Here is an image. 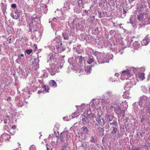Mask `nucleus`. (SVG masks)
I'll use <instances>...</instances> for the list:
<instances>
[{
	"label": "nucleus",
	"mask_w": 150,
	"mask_h": 150,
	"mask_svg": "<svg viewBox=\"0 0 150 150\" xmlns=\"http://www.w3.org/2000/svg\"><path fill=\"white\" fill-rule=\"evenodd\" d=\"M143 14H144L142 13H139V14L137 15V19L140 21L142 20L143 18Z\"/></svg>",
	"instance_id": "72a5a7b5"
},
{
	"label": "nucleus",
	"mask_w": 150,
	"mask_h": 150,
	"mask_svg": "<svg viewBox=\"0 0 150 150\" xmlns=\"http://www.w3.org/2000/svg\"><path fill=\"white\" fill-rule=\"evenodd\" d=\"M137 10L138 11H140V13H141L144 14L147 13L146 6L142 3H138L137 4Z\"/></svg>",
	"instance_id": "39448f33"
},
{
	"label": "nucleus",
	"mask_w": 150,
	"mask_h": 150,
	"mask_svg": "<svg viewBox=\"0 0 150 150\" xmlns=\"http://www.w3.org/2000/svg\"><path fill=\"white\" fill-rule=\"evenodd\" d=\"M131 71L129 69H128L126 70L122 71L120 76L121 79L123 80L127 79L128 77L130 76Z\"/></svg>",
	"instance_id": "423d86ee"
},
{
	"label": "nucleus",
	"mask_w": 150,
	"mask_h": 150,
	"mask_svg": "<svg viewBox=\"0 0 150 150\" xmlns=\"http://www.w3.org/2000/svg\"><path fill=\"white\" fill-rule=\"evenodd\" d=\"M150 39V37L147 35L141 42V44L142 45H146L149 43Z\"/></svg>",
	"instance_id": "4468645a"
},
{
	"label": "nucleus",
	"mask_w": 150,
	"mask_h": 150,
	"mask_svg": "<svg viewBox=\"0 0 150 150\" xmlns=\"http://www.w3.org/2000/svg\"><path fill=\"white\" fill-rule=\"evenodd\" d=\"M88 13V11L83 10L82 12V14L83 16H85L87 15Z\"/></svg>",
	"instance_id": "49530a36"
},
{
	"label": "nucleus",
	"mask_w": 150,
	"mask_h": 150,
	"mask_svg": "<svg viewBox=\"0 0 150 150\" xmlns=\"http://www.w3.org/2000/svg\"><path fill=\"white\" fill-rule=\"evenodd\" d=\"M117 132H112L110 134V137L111 139H114L116 137Z\"/></svg>",
	"instance_id": "7c9ffc66"
},
{
	"label": "nucleus",
	"mask_w": 150,
	"mask_h": 150,
	"mask_svg": "<svg viewBox=\"0 0 150 150\" xmlns=\"http://www.w3.org/2000/svg\"><path fill=\"white\" fill-rule=\"evenodd\" d=\"M11 128H12V129L9 130V131H10L9 132H10V134L11 135H13L14 134V133H15V132H14L13 131V133H12L11 132H12V131H13L14 129H16V126L15 125H13V126H12Z\"/></svg>",
	"instance_id": "f704fd0d"
},
{
	"label": "nucleus",
	"mask_w": 150,
	"mask_h": 150,
	"mask_svg": "<svg viewBox=\"0 0 150 150\" xmlns=\"http://www.w3.org/2000/svg\"><path fill=\"white\" fill-rule=\"evenodd\" d=\"M83 8H81L78 6H76L74 8V10L75 12L76 13H79L81 12V9Z\"/></svg>",
	"instance_id": "c85d7f7f"
},
{
	"label": "nucleus",
	"mask_w": 150,
	"mask_h": 150,
	"mask_svg": "<svg viewBox=\"0 0 150 150\" xmlns=\"http://www.w3.org/2000/svg\"><path fill=\"white\" fill-rule=\"evenodd\" d=\"M144 120H145V119L143 117H142L141 119V122H144Z\"/></svg>",
	"instance_id": "338daca9"
},
{
	"label": "nucleus",
	"mask_w": 150,
	"mask_h": 150,
	"mask_svg": "<svg viewBox=\"0 0 150 150\" xmlns=\"http://www.w3.org/2000/svg\"><path fill=\"white\" fill-rule=\"evenodd\" d=\"M136 83V82L134 80L133 78L130 80H128L127 83L125 84L124 88H131L133 85H135Z\"/></svg>",
	"instance_id": "0eeeda50"
},
{
	"label": "nucleus",
	"mask_w": 150,
	"mask_h": 150,
	"mask_svg": "<svg viewBox=\"0 0 150 150\" xmlns=\"http://www.w3.org/2000/svg\"><path fill=\"white\" fill-rule=\"evenodd\" d=\"M92 66V65H89L85 69V71L87 74H89L91 73V68Z\"/></svg>",
	"instance_id": "412c9836"
},
{
	"label": "nucleus",
	"mask_w": 150,
	"mask_h": 150,
	"mask_svg": "<svg viewBox=\"0 0 150 150\" xmlns=\"http://www.w3.org/2000/svg\"><path fill=\"white\" fill-rule=\"evenodd\" d=\"M142 90L143 92L146 93L148 91V89L144 86H142L141 87Z\"/></svg>",
	"instance_id": "c9c22d12"
},
{
	"label": "nucleus",
	"mask_w": 150,
	"mask_h": 150,
	"mask_svg": "<svg viewBox=\"0 0 150 150\" xmlns=\"http://www.w3.org/2000/svg\"><path fill=\"white\" fill-rule=\"evenodd\" d=\"M120 97L119 96H112V97L109 99L105 98V101L108 103H110L111 102L113 104H115L117 103L120 99Z\"/></svg>",
	"instance_id": "20e7f679"
},
{
	"label": "nucleus",
	"mask_w": 150,
	"mask_h": 150,
	"mask_svg": "<svg viewBox=\"0 0 150 150\" xmlns=\"http://www.w3.org/2000/svg\"><path fill=\"white\" fill-rule=\"evenodd\" d=\"M79 115V114L78 112H75L74 113H73L71 116L69 117V119L67 117H65L63 118V119L66 121H68L70 120V119L74 118L75 117H77Z\"/></svg>",
	"instance_id": "ddd939ff"
},
{
	"label": "nucleus",
	"mask_w": 150,
	"mask_h": 150,
	"mask_svg": "<svg viewBox=\"0 0 150 150\" xmlns=\"http://www.w3.org/2000/svg\"><path fill=\"white\" fill-rule=\"evenodd\" d=\"M110 125H112L111 128L112 129V131L117 132L118 131V125L117 122L115 120H113L112 122H110Z\"/></svg>",
	"instance_id": "9d476101"
},
{
	"label": "nucleus",
	"mask_w": 150,
	"mask_h": 150,
	"mask_svg": "<svg viewBox=\"0 0 150 150\" xmlns=\"http://www.w3.org/2000/svg\"><path fill=\"white\" fill-rule=\"evenodd\" d=\"M133 109L134 110V111L135 112H137V111L140 109V107L139 106V104H138L137 103H134L133 104Z\"/></svg>",
	"instance_id": "dca6fc26"
},
{
	"label": "nucleus",
	"mask_w": 150,
	"mask_h": 150,
	"mask_svg": "<svg viewBox=\"0 0 150 150\" xmlns=\"http://www.w3.org/2000/svg\"><path fill=\"white\" fill-rule=\"evenodd\" d=\"M48 61L47 63L49 64L50 65L51 68H47V69H49V72L52 75H53L55 74L57 72H59L58 67L56 65V62L55 60L54 59L53 56L52 54H50L48 56Z\"/></svg>",
	"instance_id": "f257e3e1"
},
{
	"label": "nucleus",
	"mask_w": 150,
	"mask_h": 150,
	"mask_svg": "<svg viewBox=\"0 0 150 150\" xmlns=\"http://www.w3.org/2000/svg\"><path fill=\"white\" fill-rule=\"evenodd\" d=\"M95 60L94 58L92 56H90L88 58L87 63L89 64H91L92 62H94Z\"/></svg>",
	"instance_id": "393cba45"
},
{
	"label": "nucleus",
	"mask_w": 150,
	"mask_h": 150,
	"mask_svg": "<svg viewBox=\"0 0 150 150\" xmlns=\"http://www.w3.org/2000/svg\"><path fill=\"white\" fill-rule=\"evenodd\" d=\"M69 136V134L67 132H64L61 133L60 136V139L61 141H63L67 139Z\"/></svg>",
	"instance_id": "9b49d317"
},
{
	"label": "nucleus",
	"mask_w": 150,
	"mask_h": 150,
	"mask_svg": "<svg viewBox=\"0 0 150 150\" xmlns=\"http://www.w3.org/2000/svg\"><path fill=\"white\" fill-rule=\"evenodd\" d=\"M49 85L50 86H51L54 88H55L57 86V84L56 82L54 80H51L49 82Z\"/></svg>",
	"instance_id": "4be33fe9"
},
{
	"label": "nucleus",
	"mask_w": 150,
	"mask_h": 150,
	"mask_svg": "<svg viewBox=\"0 0 150 150\" xmlns=\"http://www.w3.org/2000/svg\"><path fill=\"white\" fill-rule=\"evenodd\" d=\"M141 46L140 42L135 41L133 44V47L134 49L137 50Z\"/></svg>",
	"instance_id": "6ab92c4d"
},
{
	"label": "nucleus",
	"mask_w": 150,
	"mask_h": 150,
	"mask_svg": "<svg viewBox=\"0 0 150 150\" xmlns=\"http://www.w3.org/2000/svg\"><path fill=\"white\" fill-rule=\"evenodd\" d=\"M104 130L101 127L99 128V132L98 133L100 135L103 136L104 134Z\"/></svg>",
	"instance_id": "58836bf2"
},
{
	"label": "nucleus",
	"mask_w": 150,
	"mask_h": 150,
	"mask_svg": "<svg viewBox=\"0 0 150 150\" xmlns=\"http://www.w3.org/2000/svg\"><path fill=\"white\" fill-rule=\"evenodd\" d=\"M97 122V125L98 126L102 127L105 124L104 120L100 116L96 117Z\"/></svg>",
	"instance_id": "1a4fd4ad"
},
{
	"label": "nucleus",
	"mask_w": 150,
	"mask_h": 150,
	"mask_svg": "<svg viewBox=\"0 0 150 150\" xmlns=\"http://www.w3.org/2000/svg\"><path fill=\"white\" fill-rule=\"evenodd\" d=\"M98 45H101L100 46H98L99 48H102L103 47V44H102V43L101 42H99V43L98 44Z\"/></svg>",
	"instance_id": "603ef678"
},
{
	"label": "nucleus",
	"mask_w": 150,
	"mask_h": 150,
	"mask_svg": "<svg viewBox=\"0 0 150 150\" xmlns=\"http://www.w3.org/2000/svg\"><path fill=\"white\" fill-rule=\"evenodd\" d=\"M67 144H65L62 147L64 148L65 149L67 147Z\"/></svg>",
	"instance_id": "052dcab7"
},
{
	"label": "nucleus",
	"mask_w": 150,
	"mask_h": 150,
	"mask_svg": "<svg viewBox=\"0 0 150 150\" xmlns=\"http://www.w3.org/2000/svg\"><path fill=\"white\" fill-rule=\"evenodd\" d=\"M149 99V98L145 96H143L140 98L139 106L141 109L139 112L140 114H142L144 112V107H148L150 105Z\"/></svg>",
	"instance_id": "f03ea898"
},
{
	"label": "nucleus",
	"mask_w": 150,
	"mask_h": 150,
	"mask_svg": "<svg viewBox=\"0 0 150 150\" xmlns=\"http://www.w3.org/2000/svg\"><path fill=\"white\" fill-rule=\"evenodd\" d=\"M42 87L44 89V91L47 92H49V87L48 86H46V85H43L42 86Z\"/></svg>",
	"instance_id": "4c0bfd02"
},
{
	"label": "nucleus",
	"mask_w": 150,
	"mask_h": 150,
	"mask_svg": "<svg viewBox=\"0 0 150 150\" xmlns=\"http://www.w3.org/2000/svg\"><path fill=\"white\" fill-rule=\"evenodd\" d=\"M1 4L2 5V9L3 12L6 11V8L7 5L6 4H4L3 3H1Z\"/></svg>",
	"instance_id": "79ce46f5"
},
{
	"label": "nucleus",
	"mask_w": 150,
	"mask_h": 150,
	"mask_svg": "<svg viewBox=\"0 0 150 150\" xmlns=\"http://www.w3.org/2000/svg\"><path fill=\"white\" fill-rule=\"evenodd\" d=\"M30 150H36L35 146L33 145H31L29 148Z\"/></svg>",
	"instance_id": "de8ad7c7"
},
{
	"label": "nucleus",
	"mask_w": 150,
	"mask_h": 150,
	"mask_svg": "<svg viewBox=\"0 0 150 150\" xmlns=\"http://www.w3.org/2000/svg\"><path fill=\"white\" fill-rule=\"evenodd\" d=\"M67 17V16L65 15L64 13L63 14L62 13V16L59 17H57V18H58V20L59 21V20H64Z\"/></svg>",
	"instance_id": "5701e85b"
},
{
	"label": "nucleus",
	"mask_w": 150,
	"mask_h": 150,
	"mask_svg": "<svg viewBox=\"0 0 150 150\" xmlns=\"http://www.w3.org/2000/svg\"><path fill=\"white\" fill-rule=\"evenodd\" d=\"M69 34L67 32L62 33V36L64 40H68Z\"/></svg>",
	"instance_id": "bb28decb"
},
{
	"label": "nucleus",
	"mask_w": 150,
	"mask_h": 150,
	"mask_svg": "<svg viewBox=\"0 0 150 150\" xmlns=\"http://www.w3.org/2000/svg\"><path fill=\"white\" fill-rule=\"evenodd\" d=\"M138 76L141 80H143L145 79L144 74L143 73L139 72Z\"/></svg>",
	"instance_id": "cd10ccee"
},
{
	"label": "nucleus",
	"mask_w": 150,
	"mask_h": 150,
	"mask_svg": "<svg viewBox=\"0 0 150 150\" xmlns=\"http://www.w3.org/2000/svg\"><path fill=\"white\" fill-rule=\"evenodd\" d=\"M52 22H55L56 21H58V18L57 19L55 18V17H54L52 19Z\"/></svg>",
	"instance_id": "5fc2aeb1"
},
{
	"label": "nucleus",
	"mask_w": 150,
	"mask_h": 150,
	"mask_svg": "<svg viewBox=\"0 0 150 150\" xmlns=\"http://www.w3.org/2000/svg\"><path fill=\"white\" fill-rule=\"evenodd\" d=\"M121 134H118V136L117 137V139H118V137L120 138L121 136Z\"/></svg>",
	"instance_id": "0e129e2a"
},
{
	"label": "nucleus",
	"mask_w": 150,
	"mask_h": 150,
	"mask_svg": "<svg viewBox=\"0 0 150 150\" xmlns=\"http://www.w3.org/2000/svg\"><path fill=\"white\" fill-rule=\"evenodd\" d=\"M24 57V54H21L20 55H18V59L19 60H23V59L22 57Z\"/></svg>",
	"instance_id": "09e8293b"
},
{
	"label": "nucleus",
	"mask_w": 150,
	"mask_h": 150,
	"mask_svg": "<svg viewBox=\"0 0 150 150\" xmlns=\"http://www.w3.org/2000/svg\"><path fill=\"white\" fill-rule=\"evenodd\" d=\"M105 94L106 95L110 96V98L112 97V96L113 95H112V92L111 91H107L105 93Z\"/></svg>",
	"instance_id": "37998d69"
},
{
	"label": "nucleus",
	"mask_w": 150,
	"mask_h": 150,
	"mask_svg": "<svg viewBox=\"0 0 150 150\" xmlns=\"http://www.w3.org/2000/svg\"><path fill=\"white\" fill-rule=\"evenodd\" d=\"M113 117L111 115H106L105 116V120L109 122L110 123V122H112L113 120Z\"/></svg>",
	"instance_id": "aec40b11"
},
{
	"label": "nucleus",
	"mask_w": 150,
	"mask_h": 150,
	"mask_svg": "<svg viewBox=\"0 0 150 150\" xmlns=\"http://www.w3.org/2000/svg\"><path fill=\"white\" fill-rule=\"evenodd\" d=\"M19 13L18 11L17 10L11 14V16L12 18L14 19H17L19 17Z\"/></svg>",
	"instance_id": "f3484780"
},
{
	"label": "nucleus",
	"mask_w": 150,
	"mask_h": 150,
	"mask_svg": "<svg viewBox=\"0 0 150 150\" xmlns=\"http://www.w3.org/2000/svg\"><path fill=\"white\" fill-rule=\"evenodd\" d=\"M90 141L91 143H96L97 142L96 139L94 138L93 136L91 137V139Z\"/></svg>",
	"instance_id": "e433bc0d"
},
{
	"label": "nucleus",
	"mask_w": 150,
	"mask_h": 150,
	"mask_svg": "<svg viewBox=\"0 0 150 150\" xmlns=\"http://www.w3.org/2000/svg\"><path fill=\"white\" fill-rule=\"evenodd\" d=\"M17 5L15 4H13L11 5V7L13 8H15L16 7Z\"/></svg>",
	"instance_id": "864d4df0"
},
{
	"label": "nucleus",
	"mask_w": 150,
	"mask_h": 150,
	"mask_svg": "<svg viewBox=\"0 0 150 150\" xmlns=\"http://www.w3.org/2000/svg\"><path fill=\"white\" fill-rule=\"evenodd\" d=\"M93 54L94 55L97 56V59L98 64L109 62V58L105 54L100 52L99 53L97 51L93 52Z\"/></svg>",
	"instance_id": "7ed1b4c3"
},
{
	"label": "nucleus",
	"mask_w": 150,
	"mask_h": 150,
	"mask_svg": "<svg viewBox=\"0 0 150 150\" xmlns=\"http://www.w3.org/2000/svg\"><path fill=\"white\" fill-rule=\"evenodd\" d=\"M132 150H140V149L138 148H137L136 147L133 148L132 149Z\"/></svg>",
	"instance_id": "bf43d9fd"
},
{
	"label": "nucleus",
	"mask_w": 150,
	"mask_h": 150,
	"mask_svg": "<svg viewBox=\"0 0 150 150\" xmlns=\"http://www.w3.org/2000/svg\"><path fill=\"white\" fill-rule=\"evenodd\" d=\"M4 141L3 134L0 136V143L3 142Z\"/></svg>",
	"instance_id": "3c124183"
},
{
	"label": "nucleus",
	"mask_w": 150,
	"mask_h": 150,
	"mask_svg": "<svg viewBox=\"0 0 150 150\" xmlns=\"http://www.w3.org/2000/svg\"><path fill=\"white\" fill-rule=\"evenodd\" d=\"M106 140V137H104L102 139V142H105Z\"/></svg>",
	"instance_id": "6e6d98bb"
},
{
	"label": "nucleus",
	"mask_w": 150,
	"mask_h": 150,
	"mask_svg": "<svg viewBox=\"0 0 150 150\" xmlns=\"http://www.w3.org/2000/svg\"><path fill=\"white\" fill-rule=\"evenodd\" d=\"M39 59L38 58L35 59L34 61L32 62V66L33 68L35 71H36L39 69Z\"/></svg>",
	"instance_id": "6e6552de"
},
{
	"label": "nucleus",
	"mask_w": 150,
	"mask_h": 150,
	"mask_svg": "<svg viewBox=\"0 0 150 150\" xmlns=\"http://www.w3.org/2000/svg\"><path fill=\"white\" fill-rule=\"evenodd\" d=\"M76 59L77 61H78L80 63H81L83 61L82 57L81 56H77L76 57Z\"/></svg>",
	"instance_id": "473e14b6"
},
{
	"label": "nucleus",
	"mask_w": 150,
	"mask_h": 150,
	"mask_svg": "<svg viewBox=\"0 0 150 150\" xmlns=\"http://www.w3.org/2000/svg\"><path fill=\"white\" fill-rule=\"evenodd\" d=\"M33 51L32 50H26L27 53L28 54H30Z\"/></svg>",
	"instance_id": "8fccbe9b"
},
{
	"label": "nucleus",
	"mask_w": 150,
	"mask_h": 150,
	"mask_svg": "<svg viewBox=\"0 0 150 150\" xmlns=\"http://www.w3.org/2000/svg\"><path fill=\"white\" fill-rule=\"evenodd\" d=\"M78 21V19L77 17H76L73 19V21L71 23L72 25L73 26V29H74L75 27V26L76 24V22H77Z\"/></svg>",
	"instance_id": "c756f323"
},
{
	"label": "nucleus",
	"mask_w": 150,
	"mask_h": 150,
	"mask_svg": "<svg viewBox=\"0 0 150 150\" xmlns=\"http://www.w3.org/2000/svg\"><path fill=\"white\" fill-rule=\"evenodd\" d=\"M69 9H67V8H66L65 7H63L61 9V13H62L63 14V13H66Z\"/></svg>",
	"instance_id": "ea45409f"
},
{
	"label": "nucleus",
	"mask_w": 150,
	"mask_h": 150,
	"mask_svg": "<svg viewBox=\"0 0 150 150\" xmlns=\"http://www.w3.org/2000/svg\"><path fill=\"white\" fill-rule=\"evenodd\" d=\"M43 92V91H42L41 90H39L38 91V93L39 94H40L42 93V92Z\"/></svg>",
	"instance_id": "680f3d73"
},
{
	"label": "nucleus",
	"mask_w": 150,
	"mask_h": 150,
	"mask_svg": "<svg viewBox=\"0 0 150 150\" xmlns=\"http://www.w3.org/2000/svg\"><path fill=\"white\" fill-rule=\"evenodd\" d=\"M94 117L96 118V117L95 116V115L94 114H93L91 115V117L92 118H93Z\"/></svg>",
	"instance_id": "69168bd1"
},
{
	"label": "nucleus",
	"mask_w": 150,
	"mask_h": 150,
	"mask_svg": "<svg viewBox=\"0 0 150 150\" xmlns=\"http://www.w3.org/2000/svg\"><path fill=\"white\" fill-rule=\"evenodd\" d=\"M3 135L4 141L9 140L11 138L10 136L8 134L4 133L3 134Z\"/></svg>",
	"instance_id": "b1692460"
},
{
	"label": "nucleus",
	"mask_w": 150,
	"mask_h": 150,
	"mask_svg": "<svg viewBox=\"0 0 150 150\" xmlns=\"http://www.w3.org/2000/svg\"><path fill=\"white\" fill-rule=\"evenodd\" d=\"M129 70H131V73H132V71L135 74H136L138 72H139V71L143 70H145L143 68H141L140 69L139 68H135L134 67H132L131 68L129 69Z\"/></svg>",
	"instance_id": "a211bd4d"
},
{
	"label": "nucleus",
	"mask_w": 150,
	"mask_h": 150,
	"mask_svg": "<svg viewBox=\"0 0 150 150\" xmlns=\"http://www.w3.org/2000/svg\"><path fill=\"white\" fill-rule=\"evenodd\" d=\"M4 122L5 124H7L8 122V120L6 119H5L4 120Z\"/></svg>",
	"instance_id": "774afa93"
},
{
	"label": "nucleus",
	"mask_w": 150,
	"mask_h": 150,
	"mask_svg": "<svg viewBox=\"0 0 150 150\" xmlns=\"http://www.w3.org/2000/svg\"><path fill=\"white\" fill-rule=\"evenodd\" d=\"M64 7H65L66 8H67V9H70V4L68 2H66L64 3Z\"/></svg>",
	"instance_id": "c03bdc74"
},
{
	"label": "nucleus",
	"mask_w": 150,
	"mask_h": 150,
	"mask_svg": "<svg viewBox=\"0 0 150 150\" xmlns=\"http://www.w3.org/2000/svg\"><path fill=\"white\" fill-rule=\"evenodd\" d=\"M82 146L84 148L86 147L87 145L85 143H83L82 144Z\"/></svg>",
	"instance_id": "4d7b16f0"
},
{
	"label": "nucleus",
	"mask_w": 150,
	"mask_h": 150,
	"mask_svg": "<svg viewBox=\"0 0 150 150\" xmlns=\"http://www.w3.org/2000/svg\"><path fill=\"white\" fill-rule=\"evenodd\" d=\"M11 99V97H8L7 99V101H10Z\"/></svg>",
	"instance_id": "13d9d810"
},
{
	"label": "nucleus",
	"mask_w": 150,
	"mask_h": 150,
	"mask_svg": "<svg viewBox=\"0 0 150 150\" xmlns=\"http://www.w3.org/2000/svg\"><path fill=\"white\" fill-rule=\"evenodd\" d=\"M42 73L43 74L42 76H41V77H44L45 78L47 77L48 76V73L46 71L44 70L42 71Z\"/></svg>",
	"instance_id": "2f4dec72"
},
{
	"label": "nucleus",
	"mask_w": 150,
	"mask_h": 150,
	"mask_svg": "<svg viewBox=\"0 0 150 150\" xmlns=\"http://www.w3.org/2000/svg\"><path fill=\"white\" fill-rule=\"evenodd\" d=\"M76 51H77V52L78 54H80V53H81L82 52V50H81L80 51V52H79V50H77V49H76Z\"/></svg>",
	"instance_id": "e2e57ef3"
},
{
	"label": "nucleus",
	"mask_w": 150,
	"mask_h": 150,
	"mask_svg": "<svg viewBox=\"0 0 150 150\" xmlns=\"http://www.w3.org/2000/svg\"><path fill=\"white\" fill-rule=\"evenodd\" d=\"M78 6L81 8H83V5L82 3V0H79L78 1Z\"/></svg>",
	"instance_id": "a19ab883"
},
{
	"label": "nucleus",
	"mask_w": 150,
	"mask_h": 150,
	"mask_svg": "<svg viewBox=\"0 0 150 150\" xmlns=\"http://www.w3.org/2000/svg\"><path fill=\"white\" fill-rule=\"evenodd\" d=\"M145 17L146 19H147V20L148 21L149 23L147 24H149L150 23V15H148L147 14L145 15Z\"/></svg>",
	"instance_id": "a18cd8bd"
},
{
	"label": "nucleus",
	"mask_w": 150,
	"mask_h": 150,
	"mask_svg": "<svg viewBox=\"0 0 150 150\" xmlns=\"http://www.w3.org/2000/svg\"><path fill=\"white\" fill-rule=\"evenodd\" d=\"M57 44L54 47V48L56 49L57 52H61L64 50L63 49L62 45V43L60 41H59V42H58L57 45Z\"/></svg>",
	"instance_id": "f8f14e48"
},
{
	"label": "nucleus",
	"mask_w": 150,
	"mask_h": 150,
	"mask_svg": "<svg viewBox=\"0 0 150 150\" xmlns=\"http://www.w3.org/2000/svg\"><path fill=\"white\" fill-rule=\"evenodd\" d=\"M81 129L84 133L88 134L89 131L87 128V127L85 126H83L81 128Z\"/></svg>",
	"instance_id": "a878e982"
},
{
	"label": "nucleus",
	"mask_w": 150,
	"mask_h": 150,
	"mask_svg": "<svg viewBox=\"0 0 150 150\" xmlns=\"http://www.w3.org/2000/svg\"><path fill=\"white\" fill-rule=\"evenodd\" d=\"M90 117H89V116H88L87 115V116H86L82 115V123H83V124L85 125L86 124L89 123L90 122Z\"/></svg>",
	"instance_id": "2eb2a0df"
}]
</instances>
